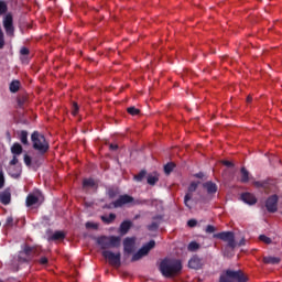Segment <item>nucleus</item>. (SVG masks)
Listing matches in <instances>:
<instances>
[{"instance_id": "f257e3e1", "label": "nucleus", "mask_w": 282, "mask_h": 282, "mask_svg": "<svg viewBox=\"0 0 282 282\" xmlns=\"http://www.w3.org/2000/svg\"><path fill=\"white\" fill-rule=\"evenodd\" d=\"M35 252H36V248L30 247V245L28 243L22 245V249L11 260V270L13 272H19L23 263H30V261L34 259Z\"/></svg>"}, {"instance_id": "f03ea898", "label": "nucleus", "mask_w": 282, "mask_h": 282, "mask_svg": "<svg viewBox=\"0 0 282 282\" xmlns=\"http://www.w3.org/2000/svg\"><path fill=\"white\" fill-rule=\"evenodd\" d=\"M160 272L165 279H171V276H175V274L182 272V261L165 258L160 263Z\"/></svg>"}, {"instance_id": "7ed1b4c3", "label": "nucleus", "mask_w": 282, "mask_h": 282, "mask_svg": "<svg viewBox=\"0 0 282 282\" xmlns=\"http://www.w3.org/2000/svg\"><path fill=\"white\" fill-rule=\"evenodd\" d=\"M97 243L101 250H109V248H120L121 239L118 236H101L97 239Z\"/></svg>"}, {"instance_id": "20e7f679", "label": "nucleus", "mask_w": 282, "mask_h": 282, "mask_svg": "<svg viewBox=\"0 0 282 282\" xmlns=\"http://www.w3.org/2000/svg\"><path fill=\"white\" fill-rule=\"evenodd\" d=\"M50 151V141L45 139V135L36 133V158L39 164V158L43 162L45 154Z\"/></svg>"}, {"instance_id": "39448f33", "label": "nucleus", "mask_w": 282, "mask_h": 282, "mask_svg": "<svg viewBox=\"0 0 282 282\" xmlns=\"http://www.w3.org/2000/svg\"><path fill=\"white\" fill-rule=\"evenodd\" d=\"M248 282V278L243 274L241 270L234 271L227 270L225 275H220L219 282Z\"/></svg>"}, {"instance_id": "423d86ee", "label": "nucleus", "mask_w": 282, "mask_h": 282, "mask_svg": "<svg viewBox=\"0 0 282 282\" xmlns=\"http://www.w3.org/2000/svg\"><path fill=\"white\" fill-rule=\"evenodd\" d=\"M214 239H220V241L227 242L228 248L231 250L237 248V242L235 241V232L232 231H221L214 234Z\"/></svg>"}, {"instance_id": "0eeeda50", "label": "nucleus", "mask_w": 282, "mask_h": 282, "mask_svg": "<svg viewBox=\"0 0 282 282\" xmlns=\"http://www.w3.org/2000/svg\"><path fill=\"white\" fill-rule=\"evenodd\" d=\"M102 254V258L104 259H107L108 263H110L113 268H120L121 265V254L120 252L118 253H113L112 251H109V250H104L101 252Z\"/></svg>"}, {"instance_id": "6e6552de", "label": "nucleus", "mask_w": 282, "mask_h": 282, "mask_svg": "<svg viewBox=\"0 0 282 282\" xmlns=\"http://www.w3.org/2000/svg\"><path fill=\"white\" fill-rule=\"evenodd\" d=\"M153 248H155V240H150L132 256V261H140V259H142V257H147V254H149Z\"/></svg>"}, {"instance_id": "1a4fd4ad", "label": "nucleus", "mask_w": 282, "mask_h": 282, "mask_svg": "<svg viewBox=\"0 0 282 282\" xmlns=\"http://www.w3.org/2000/svg\"><path fill=\"white\" fill-rule=\"evenodd\" d=\"M265 208L268 213H276L279 210V195L273 194L265 200Z\"/></svg>"}, {"instance_id": "9d476101", "label": "nucleus", "mask_w": 282, "mask_h": 282, "mask_svg": "<svg viewBox=\"0 0 282 282\" xmlns=\"http://www.w3.org/2000/svg\"><path fill=\"white\" fill-rule=\"evenodd\" d=\"M131 202H133V196L123 194L112 202V206L113 208H122V206H127V204H131Z\"/></svg>"}, {"instance_id": "9b49d317", "label": "nucleus", "mask_w": 282, "mask_h": 282, "mask_svg": "<svg viewBox=\"0 0 282 282\" xmlns=\"http://www.w3.org/2000/svg\"><path fill=\"white\" fill-rule=\"evenodd\" d=\"M3 28L9 36H12V34H14V23L12 20V15H6L3 20Z\"/></svg>"}, {"instance_id": "f8f14e48", "label": "nucleus", "mask_w": 282, "mask_h": 282, "mask_svg": "<svg viewBox=\"0 0 282 282\" xmlns=\"http://www.w3.org/2000/svg\"><path fill=\"white\" fill-rule=\"evenodd\" d=\"M197 191V183L193 182L189 184L188 186V193L185 194V197H184V205L191 209V205L188 204V202L191 199H193V193H195Z\"/></svg>"}, {"instance_id": "ddd939ff", "label": "nucleus", "mask_w": 282, "mask_h": 282, "mask_svg": "<svg viewBox=\"0 0 282 282\" xmlns=\"http://www.w3.org/2000/svg\"><path fill=\"white\" fill-rule=\"evenodd\" d=\"M133 248H135V239L134 238H126L123 240V250L127 254H132Z\"/></svg>"}, {"instance_id": "4468645a", "label": "nucleus", "mask_w": 282, "mask_h": 282, "mask_svg": "<svg viewBox=\"0 0 282 282\" xmlns=\"http://www.w3.org/2000/svg\"><path fill=\"white\" fill-rule=\"evenodd\" d=\"M203 265L202 258L198 256H193L188 261V268L192 270H199Z\"/></svg>"}, {"instance_id": "2eb2a0df", "label": "nucleus", "mask_w": 282, "mask_h": 282, "mask_svg": "<svg viewBox=\"0 0 282 282\" xmlns=\"http://www.w3.org/2000/svg\"><path fill=\"white\" fill-rule=\"evenodd\" d=\"M153 221L148 225V230H150V232H155V230H158V228H160V223L162 221L163 217L162 215H156L152 217Z\"/></svg>"}, {"instance_id": "dca6fc26", "label": "nucleus", "mask_w": 282, "mask_h": 282, "mask_svg": "<svg viewBox=\"0 0 282 282\" xmlns=\"http://www.w3.org/2000/svg\"><path fill=\"white\" fill-rule=\"evenodd\" d=\"M12 199V194L10 193V188L4 189L0 193V203L4 206H8Z\"/></svg>"}, {"instance_id": "f3484780", "label": "nucleus", "mask_w": 282, "mask_h": 282, "mask_svg": "<svg viewBox=\"0 0 282 282\" xmlns=\"http://www.w3.org/2000/svg\"><path fill=\"white\" fill-rule=\"evenodd\" d=\"M203 188L206 189L208 195H215V193L218 191L217 185L213 181L205 182L203 184Z\"/></svg>"}, {"instance_id": "a211bd4d", "label": "nucleus", "mask_w": 282, "mask_h": 282, "mask_svg": "<svg viewBox=\"0 0 282 282\" xmlns=\"http://www.w3.org/2000/svg\"><path fill=\"white\" fill-rule=\"evenodd\" d=\"M241 199L245 204H249V206H254V204H257V197L251 193H243Z\"/></svg>"}, {"instance_id": "6ab92c4d", "label": "nucleus", "mask_w": 282, "mask_h": 282, "mask_svg": "<svg viewBox=\"0 0 282 282\" xmlns=\"http://www.w3.org/2000/svg\"><path fill=\"white\" fill-rule=\"evenodd\" d=\"M131 226H133V224L130 220L122 221L119 228L121 235H127V232L131 230Z\"/></svg>"}, {"instance_id": "aec40b11", "label": "nucleus", "mask_w": 282, "mask_h": 282, "mask_svg": "<svg viewBox=\"0 0 282 282\" xmlns=\"http://www.w3.org/2000/svg\"><path fill=\"white\" fill-rule=\"evenodd\" d=\"M263 263H267L269 265H279L281 263V258L279 257H264Z\"/></svg>"}, {"instance_id": "412c9836", "label": "nucleus", "mask_w": 282, "mask_h": 282, "mask_svg": "<svg viewBox=\"0 0 282 282\" xmlns=\"http://www.w3.org/2000/svg\"><path fill=\"white\" fill-rule=\"evenodd\" d=\"M11 153L12 155H21V153H23V145L19 142L13 143L11 147Z\"/></svg>"}, {"instance_id": "4be33fe9", "label": "nucleus", "mask_w": 282, "mask_h": 282, "mask_svg": "<svg viewBox=\"0 0 282 282\" xmlns=\"http://www.w3.org/2000/svg\"><path fill=\"white\" fill-rule=\"evenodd\" d=\"M240 173H241L240 182L242 184H248V182H250V172H248L246 167H241Z\"/></svg>"}, {"instance_id": "5701e85b", "label": "nucleus", "mask_w": 282, "mask_h": 282, "mask_svg": "<svg viewBox=\"0 0 282 282\" xmlns=\"http://www.w3.org/2000/svg\"><path fill=\"white\" fill-rule=\"evenodd\" d=\"M65 239V232L63 231H55L51 237V241H63Z\"/></svg>"}, {"instance_id": "b1692460", "label": "nucleus", "mask_w": 282, "mask_h": 282, "mask_svg": "<svg viewBox=\"0 0 282 282\" xmlns=\"http://www.w3.org/2000/svg\"><path fill=\"white\" fill-rule=\"evenodd\" d=\"M100 219L104 224H113L116 221V214L111 213L109 216H101Z\"/></svg>"}, {"instance_id": "393cba45", "label": "nucleus", "mask_w": 282, "mask_h": 282, "mask_svg": "<svg viewBox=\"0 0 282 282\" xmlns=\"http://www.w3.org/2000/svg\"><path fill=\"white\" fill-rule=\"evenodd\" d=\"M20 87H21V82L13 80V82H11L9 89H10L11 94H17V91H19Z\"/></svg>"}, {"instance_id": "a878e982", "label": "nucleus", "mask_w": 282, "mask_h": 282, "mask_svg": "<svg viewBox=\"0 0 282 282\" xmlns=\"http://www.w3.org/2000/svg\"><path fill=\"white\" fill-rule=\"evenodd\" d=\"M28 208H30V206H34V204H36V195L34 194H29L26 196V202H25Z\"/></svg>"}, {"instance_id": "bb28decb", "label": "nucleus", "mask_w": 282, "mask_h": 282, "mask_svg": "<svg viewBox=\"0 0 282 282\" xmlns=\"http://www.w3.org/2000/svg\"><path fill=\"white\" fill-rule=\"evenodd\" d=\"M94 186H96L94 178H85L83 181V188H94Z\"/></svg>"}, {"instance_id": "cd10ccee", "label": "nucleus", "mask_w": 282, "mask_h": 282, "mask_svg": "<svg viewBox=\"0 0 282 282\" xmlns=\"http://www.w3.org/2000/svg\"><path fill=\"white\" fill-rule=\"evenodd\" d=\"M107 195L109 199H116V196L120 195V192L118 191V188L110 187L107 192Z\"/></svg>"}, {"instance_id": "c85d7f7f", "label": "nucleus", "mask_w": 282, "mask_h": 282, "mask_svg": "<svg viewBox=\"0 0 282 282\" xmlns=\"http://www.w3.org/2000/svg\"><path fill=\"white\" fill-rule=\"evenodd\" d=\"M173 169H175V163H166L164 165V173H166V175H171V173H173Z\"/></svg>"}, {"instance_id": "c756f323", "label": "nucleus", "mask_w": 282, "mask_h": 282, "mask_svg": "<svg viewBox=\"0 0 282 282\" xmlns=\"http://www.w3.org/2000/svg\"><path fill=\"white\" fill-rule=\"evenodd\" d=\"M144 177H147V172H145V170H142L139 174L133 176V181L142 182V180H144Z\"/></svg>"}, {"instance_id": "7c9ffc66", "label": "nucleus", "mask_w": 282, "mask_h": 282, "mask_svg": "<svg viewBox=\"0 0 282 282\" xmlns=\"http://www.w3.org/2000/svg\"><path fill=\"white\" fill-rule=\"evenodd\" d=\"M43 202H45V196L43 195V193H41V191H36V204L37 206H41V204H43Z\"/></svg>"}, {"instance_id": "2f4dec72", "label": "nucleus", "mask_w": 282, "mask_h": 282, "mask_svg": "<svg viewBox=\"0 0 282 282\" xmlns=\"http://www.w3.org/2000/svg\"><path fill=\"white\" fill-rule=\"evenodd\" d=\"M158 182H160V178L158 176H153V175L148 176V184L150 186H155V184H158Z\"/></svg>"}, {"instance_id": "473e14b6", "label": "nucleus", "mask_w": 282, "mask_h": 282, "mask_svg": "<svg viewBox=\"0 0 282 282\" xmlns=\"http://www.w3.org/2000/svg\"><path fill=\"white\" fill-rule=\"evenodd\" d=\"M259 241H262V243H265L267 246H270V243H272V238H270L265 235H260L259 236Z\"/></svg>"}, {"instance_id": "72a5a7b5", "label": "nucleus", "mask_w": 282, "mask_h": 282, "mask_svg": "<svg viewBox=\"0 0 282 282\" xmlns=\"http://www.w3.org/2000/svg\"><path fill=\"white\" fill-rule=\"evenodd\" d=\"M187 250H189V252H195L196 250H199V243H197L196 241L189 242Z\"/></svg>"}, {"instance_id": "f704fd0d", "label": "nucleus", "mask_w": 282, "mask_h": 282, "mask_svg": "<svg viewBox=\"0 0 282 282\" xmlns=\"http://www.w3.org/2000/svg\"><path fill=\"white\" fill-rule=\"evenodd\" d=\"M3 47H6V35L0 26V50H3Z\"/></svg>"}, {"instance_id": "c9c22d12", "label": "nucleus", "mask_w": 282, "mask_h": 282, "mask_svg": "<svg viewBox=\"0 0 282 282\" xmlns=\"http://www.w3.org/2000/svg\"><path fill=\"white\" fill-rule=\"evenodd\" d=\"M8 12V3L6 1L0 0V17L1 14H6Z\"/></svg>"}, {"instance_id": "e433bc0d", "label": "nucleus", "mask_w": 282, "mask_h": 282, "mask_svg": "<svg viewBox=\"0 0 282 282\" xmlns=\"http://www.w3.org/2000/svg\"><path fill=\"white\" fill-rule=\"evenodd\" d=\"M232 249L230 247H228V245L225 247L224 249V257H227L228 259H230V257H232Z\"/></svg>"}, {"instance_id": "4c0bfd02", "label": "nucleus", "mask_w": 282, "mask_h": 282, "mask_svg": "<svg viewBox=\"0 0 282 282\" xmlns=\"http://www.w3.org/2000/svg\"><path fill=\"white\" fill-rule=\"evenodd\" d=\"M128 113H130V116H138L140 113V109L135 108V107H129L127 109Z\"/></svg>"}, {"instance_id": "58836bf2", "label": "nucleus", "mask_w": 282, "mask_h": 282, "mask_svg": "<svg viewBox=\"0 0 282 282\" xmlns=\"http://www.w3.org/2000/svg\"><path fill=\"white\" fill-rule=\"evenodd\" d=\"M22 144H28V131L23 130L20 135Z\"/></svg>"}, {"instance_id": "ea45409f", "label": "nucleus", "mask_w": 282, "mask_h": 282, "mask_svg": "<svg viewBox=\"0 0 282 282\" xmlns=\"http://www.w3.org/2000/svg\"><path fill=\"white\" fill-rule=\"evenodd\" d=\"M252 184L256 188H265L267 183L264 181H254Z\"/></svg>"}, {"instance_id": "a19ab883", "label": "nucleus", "mask_w": 282, "mask_h": 282, "mask_svg": "<svg viewBox=\"0 0 282 282\" xmlns=\"http://www.w3.org/2000/svg\"><path fill=\"white\" fill-rule=\"evenodd\" d=\"M130 204H131V206H142V205L147 204V200L133 198V202H131Z\"/></svg>"}, {"instance_id": "79ce46f5", "label": "nucleus", "mask_w": 282, "mask_h": 282, "mask_svg": "<svg viewBox=\"0 0 282 282\" xmlns=\"http://www.w3.org/2000/svg\"><path fill=\"white\" fill-rule=\"evenodd\" d=\"M9 174L11 177H20L21 176V169H18L17 172H12V167L9 169Z\"/></svg>"}, {"instance_id": "37998d69", "label": "nucleus", "mask_w": 282, "mask_h": 282, "mask_svg": "<svg viewBox=\"0 0 282 282\" xmlns=\"http://www.w3.org/2000/svg\"><path fill=\"white\" fill-rule=\"evenodd\" d=\"M17 164H19V155L13 154V158L10 161V166H17Z\"/></svg>"}, {"instance_id": "c03bdc74", "label": "nucleus", "mask_w": 282, "mask_h": 282, "mask_svg": "<svg viewBox=\"0 0 282 282\" xmlns=\"http://www.w3.org/2000/svg\"><path fill=\"white\" fill-rule=\"evenodd\" d=\"M215 230H217L215 228V226L213 225H207L206 229H205V232H207V235H213V232H215Z\"/></svg>"}, {"instance_id": "a18cd8bd", "label": "nucleus", "mask_w": 282, "mask_h": 282, "mask_svg": "<svg viewBox=\"0 0 282 282\" xmlns=\"http://www.w3.org/2000/svg\"><path fill=\"white\" fill-rule=\"evenodd\" d=\"M24 164L26 166H32V158L28 154H24Z\"/></svg>"}, {"instance_id": "49530a36", "label": "nucleus", "mask_w": 282, "mask_h": 282, "mask_svg": "<svg viewBox=\"0 0 282 282\" xmlns=\"http://www.w3.org/2000/svg\"><path fill=\"white\" fill-rule=\"evenodd\" d=\"M78 111H79V107H78V104L76 101L73 102V110H72V113L74 116H78Z\"/></svg>"}, {"instance_id": "de8ad7c7", "label": "nucleus", "mask_w": 282, "mask_h": 282, "mask_svg": "<svg viewBox=\"0 0 282 282\" xmlns=\"http://www.w3.org/2000/svg\"><path fill=\"white\" fill-rule=\"evenodd\" d=\"M20 56H30V50L28 47H22L20 50Z\"/></svg>"}, {"instance_id": "09e8293b", "label": "nucleus", "mask_w": 282, "mask_h": 282, "mask_svg": "<svg viewBox=\"0 0 282 282\" xmlns=\"http://www.w3.org/2000/svg\"><path fill=\"white\" fill-rule=\"evenodd\" d=\"M37 262L40 263V265H47V263H50V260H47V257H42L37 260Z\"/></svg>"}, {"instance_id": "8fccbe9b", "label": "nucleus", "mask_w": 282, "mask_h": 282, "mask_svg": "<svg viewBox=\"0 0 282 282\" xmlns=\"http://www.w3.org/2000/svg\"><path fill=\"white\" fill-rule=\"evenodd\" d=\"M86 228H93V230H98V224L88 221L86 223Z\"/></svg>"}, {"instance_id": "3c124183", "label": "nucleus", "mask_w": 282, "mask_h": 282, "mask_svg": "<svg viewBox=\"0 0 282 282\" xmlns=\"http://www.w3.org/2000/svg\"><path fill=\"white\" fill-rule=\"evenodd\" d=\"M6 186V177L3 176V172H0V189Z\"/></svg>"}, {"instance_id": "603ef678", "label": "nucleus", "mask_w": 282, "mask_h": 282, "mask_svg": "<svg viewBox=\"0 0 282 282\" xmlns=\"http://www.w3.org/2000/svg\"><path fill=\"white\" fill-rule=\"evenodd\" d=\"M31 140L33 142V149H36V131H34L32 134H31Z\"/></svg>"}, {"instance_id": "864d4df0", "label": "nucleus", "mask_w": 282, "mask_h": 282, "mask_svg": "<svg viewBox=\"0 0 282 282\" xmlns=\"http://www.w3.org/2000/svg\"><path fill=\"white\" fill-rule=\"evenodd\" d=\"M187 226H188L189 228H195V226H197V221H196L195 219H189V220L187 221Z\"/></svg>"}, {"instance_id": "5fc2aeb1", "label": "nucleus", "mask_w": 282, "mask_h": 282, "mask_svg": "<svg viewBox=\"0 0 282 282\" xmlns=\"http://www.w3.org/2000/svg\"><path fill=\"white\" fill-rule=\"evenodd\" d=\"M12 224H14V218H12V216L7 218V226H12Z\"/></svg>"}, {"instance_id": "6e6d98bb", "label": "nucleus", "mask_w": 282, "mask_h": 282, "mask_svg": "<svg viewBox=\"0 0 282 282\" xmlns=\"http://www.w3.org/2000/svg\"><path fill=\"white\" fill-rule=\"evenodd\" d=\"M223 164H224V166H228V169L235 166V164H232V162H230V161H223Z\"/></svg>"}, {"instance_id": "4d7b16f0", "label": "nucleus", "mask_w": 282, "mask_h": 282, "mask_svg": "<svg viewBox=\"0 0 282 282\" xmlns=\"http://www.w3.org/2000/svg\"><path fill=\"white\" fill-rule=\"evenodd\" d=\"M20 61L22 63H29L30 62L29 57L28 56H23V55H20Z\"/></svg>"}, {"instance_id": "13d9d810", "label": "nucleus", "mask_w": 282, "mask_h": 282, "mask_svg": "<svg viewBox=\"0 0 282 282\" xmlns=\"http://www.w3.org/2000/svg\"><path fill=\"white\" fill-rule=\"evenodd\" d=\"M194 176H196L197 180H204V172H198Z\"/></svg>"}, {"instance_id": "bf43d9fd", "label": "nucleus", "mask_w": 282, "mask_h": 282, "mask_svg": "<svg viewBox=\"0 0 282 282\" xmlns=\"http://www.w3.org/2000/svg\"><path fill=\"white\" fill-rule=\"evenodd\" d=\"M109 149H110V151H118V144L111 143V144L109 145Z\"/></svg>"}, {"instance_id": "052dcab7", "label": "nucleus", "mask_w": 282, "mask_h": 282, "mask_svg": "<svg viewBox=\"0 0 282 282\" xmlns=\"http://www.w3.org/2000/svg\"><path fill=\"white\" fill-rule=\"evenodd\" d=\"M24 102H25V99L18 98L19 107H23Z\"/></svg>"}, {"instance_id": "680f3d73", "label": "nucleus", "mask_w": 282, "mask_h": 282, "mask_svg": "<svg viewBox=\"0 0 282 282\" xmlns=\"http://www.w3.org/2000/svg\"><path fill=\"white\" fill-rule=\"evenodd\" d=\"M239 248H241V246H246V238H241V240L238 242Z\"/></svg>"}, {"instance_id": "e2e57ef3", "label": "nucleus", "mask_w": 282, "mask_h": 282, "mask_svg": "<svg viewBox=\"0 0 282 282\" xmlns=\"http://www.w3.org/2000/svg\"><path fill=\"white\" fill-rule=\"evenodd\" d=\"M247 102H252V97L248 96L247 97Z\"/></svg>"}]
</instances>
